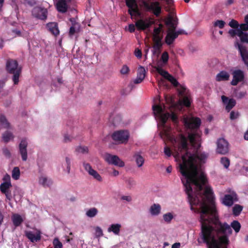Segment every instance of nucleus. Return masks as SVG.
<instances>
[{
	"instance_id": "nucleus-1",
	"label": "nucleus",
	"mask_w": 248,
	"mask_h": 248,
	"mask_svg": "<svg viewBox=\"0 0 248 248\" xmlns=\"http://www.w3.org/2000/svg\"><path fill=\"white\" fill-rule=\"evenodd\" d=\"M177 149L175 150L173 155L176 160L180 159L182 163L180 164V171L185 179H181L185 187V191L187 195L188 200L190 205V209L195 208L193 204L199 202L198 198L202 195L203 186L207 182V179L204 171L199 167L204 164L209 156V154L196 149L194 154L190 153L188 151L187 138L183 134L179 135V140L177 142Z\"/></svg>"
},
{
	"instance_id": "nucleus-2",
	"label": "nucleus",
	"mask_w": 248,
	"mask_h": 248,
	"mask_svg": "<svg viewBox=\"0 0 248 248\" xmlns=\"http://www.w3.org/2000/svg\"><path fill=\"white\" fill-rule=\"evenodd\" d=\"M198 198L199 202L197 204H193L192 207L197 205L200 207L201 223L200 238L207 245L208 248H209L212 243L213 238L219 244V246L227 248L229 243L228 235L232 233V230L226 222L221 223L215 217L216 210L213 206L214 197L212 188L206 186L203 194Z\"/></svg>"
},
{
	"instance_id": "nucleus-3",
	"label": "nucleus",
	"mask_w": 248,
	"mask_h": 248,
	"mask_svg": "<svg viewBox=\"0 0 248 248\" xmlns=\"http://www.w3.org/2000/svg\"><path fill=\"white\" fill-rule=\"evenodd\" d=\"M154 115L158 117L163 125V129L160 132V136L163 140H170L172 143H176L179 140V137L175 138L170 135V128L166 127L165 124L170 118V113L169 112L164 113V108L160 105H154L152 107Z\"/></svg>"
},
{
	"instance_id": "nucleus-4",
	"label": "nucleus",
	"mask_w": 248,
	"mask_h": 248,
	"mask_svg": "<svg viewBox=\"0 0 248 248\" xmlns=\"http://www.w3.org/2000/svg\"><path fill=\"white\" fill-rule=\"evenodd\" d=\"M6 70L8 73L12 74V80L15 85L19 82V78L21 74L22 67L18 65L17 61L12 59L7 60L6 63Z\"/></svg>"
},
{
	"instance_id": "nucleus-5",
	"label": "nucleus",
	"mask_w": 248,
	"mask_h": 248,
	"mask_svg": "<svg viewBox=\"0 0 248 248\" xmlns=\"http://www.w3.org/2000/svg\"><path fill=\"white\" fill-rule=\"evenodd\" d=\"M112 138L114 141L119 143H125L128 140L129 133L127 131H117L112 134Z\"/></svg>"
},
{
	"instance_id": "nucleus-6",
	"label": "nucleus",
	"mask_w": 248,
	"mask_h": 248,
	"mask_svg": "<svg viewBox=\"0 0 248 248\" xmlns=\"http://www.w3.org/2000/svg\"><path fill=\"white\" fill-rule=\"evenodd\" d=\"M47 9L41 6H35L31 11L32 16L34 17L42 20L47 18Z\"/></svg>"
},
{
	"instance_id": "nucleus-7",
	"label": "nucleus",
	"mask_w": 248,
	"mask_h": 248,
	"mask_svg": "<svg viewBox=\"0 0 248 248\" xmlns=\"http://www.w3.org/2000/svg\"><path fill=\"white\" fill-rule=\"evenodd\" d=\"M217 153L221 155H225L229 152V143L223 138L219 139L217 142Z\"/></svg>"
},
{
	"instance_id": "nucleus-8",
	"label": "nucleus",
	"mask_w": 248,
	"mask_h": 248,
	"mask_svg": "<svg viewBox=\"0 0 248 248\" xmlns=\"http://www.w3.org/2000/svg\"><path fill=\"white\" fill-rule=\"evenodd\" d=\"M126 6L128 8V13L131 16L134 14L140 15L138 5L136 0H125Z\"/></svg>"
},
{
	"instance_id": "nucleus-9",
	"label": "nucleus",
	"mask_w": 248,
	"mask_h": 248,
	"mask_svg": "<svg viewBox=\"0 0 248 248\" xmlns=\"http://www.w3.org/2000/svg\"><path fill=\"white\" fill-rule=\"evenodd\" d=\"M232 74V79L231 82L232 85L236 86L239 82L244 81L245 75L242 70L240 69L234 70Z\"/></svg>"
},
{
	"instance_id": "nucleus-10",
	"label": "nucleus",
	"mask_w": 248,
	"mask_h": 248,
	"mask_svg": "<svg viewBox=\"0 0 248 248\" xmlns=\"http://www.w3.org/2000/svg\"><path fill=\"white\" fill-rule=\"evenodd\" d=\"M201 124V121L199 118H194L190 119L185 118L184 119L185 125L189 129H197Z\"/></svg>"
},
{
	"instance_id": "nucleus-11",
	"label": "nucleus",
	"mask_w": 248,
	"mask_h": 248,
	"mask_svg": "<svg viewBox=\"0 0 248 248\" xmlns=\"http://www.w3.org/2000/svg\"><path fill=\"white\" fill-rule=\"evenodd\" d=\"M235 46L236 47L240 54L241 57L244 63L247 65L248 64V51L245 46H243L239 42H236L235 43Z\"/></svg>"
},
{
	"instance_id": "nucleus-12",
	"label": "nucleus",
	"mask_w": 248,
	"mask_h": 248,
	"mask_svg": "<svg viewBox=\"0 0 248 248\" xmlns=\"http://www.w3.org/2000/svg\"><path fill=\"white\" fill-rule=\"evenodd\" d=\"M106 160L109 164L118 166L120 167L124 166V163L122 161L118 156L115 155H111L110 154L107 155L106 156Z\"/></svg>"
},
{
	"instance_id": "nucleus-13",
	"label": "nucleus",
	"mask_w": 248,
	"mask_h": 248,
	"mask_svg": "<svg viewBox=\"0 0 248 248\" xmlns=\"http://www.w3.org/2000/svg\"><path fill=\"white\" fill-rule=\"evenodd\" d=\"M71 0H58L56 4L57 11L62 13H65L67 11L68 4Z\"/></svg>"
},
{
	"instance_id": "nucleus-14",
	"label": "nucleus",
	"mask_w": 248,
	"mask_h": 248,
	"mask_svg": "<svg viewBox=\"0 0 248 248\" xmlns=\"http://www.w3.org/2000/svg\"><path fill=\"white\" fill-rule=\"evenodd\" d=\"M83 167L88 173L98 181H102L101 175L94 170H93L90 164L83 163Z\"/></svg>"
},
{
	"instance_id": "nucleus-15",
	"label": "nucleus",
	"mask_w": 248,
	"mask_h": 248,
	"mask_svg": "<svg viewBox=\"0 0 248 248\" xmlns=\"http://www.w3.org/2000/svg\"><path fill=\"white\" fill-rule=\"evenodd\" d=\"M27 146L28 143L26 140L22 139L19 145V150L22 157V159L24 161H26L27 159Z\"/></svg>"
},
{
	"instance_id": "nucleus-16",
	"label": "nucleus",
	"mask_w": 248,
	"mask_h": 248,
	"mask_svg": "<svg viewBox=\"0 0 248 248\" xmlns=\"http://www.w3.org/2000/svg\"><path fill=\"white\" fill-rule=\"evenodd\" d=\"M223 103L226 105L225 109L227 112H229L236 105V102L233 98L229 99L225 95L221 96Z\"/></svg>"
},
{
	"instance_id": "nucleus-17",
	"label": "nucleus",
	"mask_w": 248,
	"mask_h": 248,
	"mask_svg": "<svg viewBox=\"0 0 248 248\" xmlns=\"http://www.w3.org/2000/svg\"><path fill=\"white\" fill-rule=\"evenodd\" d=\"M237 200V195L235 193L232 194H226L222 199V203L228 206H231L234 201Z\"/></svg>"
},
{
	"instance_id": "nucleus-18",
	"label": "nucleus",
	"mask_w": 248,
	"mask_h": 248,
	"mask_svg": "<svg viewBox=\"0 0 248 248\" xmlns=\"http://www.w3.org/2000/svg\"><path fill=\"white\" fill-rule=\"evenodd\" d=\"M152 22L149 20L146 21L143 19H139L135 23V26L138 30H145L149 28L152 25Z\"/></svg>"
},
{
	"instance_id": "nucleus-19",
	"label": "nucleus",
	"mask_w": 248,
	"mask_h": 248,
	"mask_svg": "<svg viewBox=\"0 0 248 248\" xmlns=\"http://www.w3.org/2000/svg\"><path fill=\"white\" fill-rule=\"evenodd\" d=\"M145 68L140 66L137 71V76L136 78L134 80V83L135 84H139L141 83L145 78Z\"/></svg>"
},
{
	"instance_id": "nucleus-20",
	"label": "nucleus",
	"mask_w": 248,
	"mask_h": 248,
	"mask_svg": "<svg viewBox=\"0 0 248 248\" xmlns=\"http://www.w3.org/2000/svg\"><path fill=\"white\" fill-rule=\"evenodd\" d=\"M25 236L32 243L39 241L41 238V233L39 231L36 234L31 231H26Z\"/></svg>"
},
{
	"instance_id": "nucleus-21",
	"label": "nucleus",
	"mask_w": 248,
	"mask_h": 248,
	"mask_svg": "<svg viewBox=\"0 0 248 248\" xmlns=\"http://www.w3.org/2000/svg\"><path fill=\"white\" fill-rule=\"evenodd\" d=\"M189 140L192 146L195 148H199L200 144L198 143L197 138H199V136L197 133H190L188 136Z\"/></svg>"
},
{
	"instance_id": "nucleus-22",
	"label": "nucleus",
	"mask_w": 248,
	"mask_h": 248,
	"mask_svg": "<svg viewBox=\"0 0 248 248\" xmlns=\"http://www.w3.org/2000/svg\"><path fill=\"white\" fill-rule=\"evenodd\" d=\"M165 24L168 27V31H175L177 23L175 22L172 17H170L165 21Z\"/></svg>"
},
{
	"instance_id": "nucleus-23",
	"label": "nucleus",
	"mask_w": 248,
	"mask_h": 248,
	"mask_svg": "<svg viewBox=\"0 0 248 248\" xmlns=\"http://www.w3.org/2000/svg\"><path fill=\"white\" fill-rule=\"evenodd\" d=\"M47 27L49 31L54 36H56L59 34L60 31L57 23L54 22L48 23Z\"/></svg>"
},
{
	"instance_id": "nucleus-24",
	"label": "nucleus",
	"mask_w": 248,
	"mask_h": 248,
	"mask_svg": "<svg viewBox=\"0 0 248 248\" xmlns=\"http://www.w3.org/2000/svg\"><path fill=\"white\" fill-rule=\"evenodd\" d=\"M230 75L226 71H221L218 73L216 77V80L220 82L222 81H227L229 79Z\"/></svg>"
},
{
	"instance_id": "nucleus-25",
	"label": "nucleus",
	"mask_w": 248,
	"mask_h": 248,
	"mask_svg": "<svg viewBox=\"0 0 248 248\" xmlns=\"http://www.w3.org/2000/svg\"><path fill=\"white\" fill-rule=\"evenodd\" d=\"M177 38V34H175V31H168L165 37V42L167 45H170L173 43L174 40Z\"/></svg>"
},
{
	"instance_id": "nucleus-26",
	"label": "nucleus",
	"mask_w": 248,
	"mask_h": 248,
	"mask_svg": "<svg viewBox=\"0 0 248 248\" xmlns=\"http://www.w3.org/2000/svg\"><path fill=\"white\" fill-rule=\"evenodd\" d=\"M133 158L135 159L138 167H141L144 164V159L141 155L140 152H137L133 155Z\"/></svg>"
},
{
	"instance_id": "nucleus-27",
	"label": "nucleus",
	"mask_w": 248,
	"mask_h": 248,
	"mask_svg": "<svg viewBox=\"0 0 248 248\" xmlns=\"http://www.w3.org/2000/svg\"><path fill=\"white\" fill-rule=\"evenodd\" d=\"M161 211V206L158 204L154 203L152 205L150 209V212L153 216H157Z\"/></svg>"
},
{
	"instance_id": "nucleus-28",
	"label": "nucleus",
	"mask_w": 248,
	"mask_h": 248,
	"mask_svg": "<svg viewBox=\"0 0 248 248\" xmlns=\"http://www.w3.org/2000/svg\"><path fill=\"white\" fill-rule=\"evenodd\" d=\"M121 227V225L120 224H113L108 228V232H112L115 234L118 235L120 231Z\"/></svg>"
},
{
	"instance_id": "nucleus-29",
	"label": "nucleus",
	"mask_w": 248,
	"mask_h": 248,
	"mask_svg": "<svg viewBox=\"0 0 248 248\" xmlns=\"http://www.w3.org/2000/svg\"><path fill=\"white\" fill-rule=\"evenodd\" d=\"M109 121L111 122L115 126L118 124L122 120V116L120 114H116L113 116L111 115L109 117Z\"/></svg>"
},
{
	"instance_id": "nucleus-30",
	"label": "nucleus",
	"mask_w": 248,
	"mask_h": 248,
	"mask_svg": "<svg viewBox=\"0 0 248 248\" xmlns=\"http://www.w3.org/2000/svg\"><path fill=\"white\" fill-rule=\"evenodd\" d=\"M10 123L8 122L5 116L3 115H0V127L3 128L8 129L10 128Z\"/></svg>"
},
{
	"instance_id": "nucleus-31",
	"label": "nucleus",
	"mask_w": 248,
	"mask_h": 248,
	"mask_svg": "<svg viewBox=\"0 0 248 248\" xmlns=\"http://www.w3.org/2000/svg\"><path fill=\"white\" fill-rule=\"evenodd\" d=\"M13 224L16 227L19 226L23 222V219L18 214H14L12 217Z\"/></svg>"
},
{
	"instance_id": "nucleus-32",
	"label": "nucleus",
	"mask_w": 248,
	"mask_h": 248,
	"mask_svg": "<svg viewBox=\"0 0 248 248\" xmlns=\"http://www.w3.org/2000/svg\"><path fill=\"white\" fill-rule=\"evenodd\" d=\"M12 186L11 182H4L1 184L0 186V190L2 193H6L9 191V188Z\"/></svg>"
},
{
	"instance_id": "nucleus-33",
	"label": "nucleus",
	"mask_w": 248,
	"mask_h": 248,
	"mask_svg": "<svg viewBox=\"0 0 248 248\" xmlns=\"http://www.w3.org/2000/svg\"><path fill=\"white\" fill-rule=\"evenodd\" d=\"M2 138L4 142L7 143L14 138V136L11 132L6 131L2 134Z\"/></svg>"
},
{
	"instance_id": "nucleus-34",
	"label": "nucleus",
	"mask_w": 248,
	"mask_h": 248,
	"mask_svg": "<svg viewBox=\"0 0 248 248\" xmlns=\"http://www.w3.org/2000/svg\"><path fill=\"white\" fill-rule=\"evenodd\" d=\"M155 69L157 72L165 79H167L168 77L170 75V74L167 71L159 66L155 67Z\"/></svg>"
},
{
	"instance_id": "nucleus-35",
	"label": "nucleus",
	"mask_w": 248,
	"mask_h": 248,
	"mask_svg": "<svg viewBox=\"0 0 248 248\" xmlns=\"http://www.w3.org/2000/svg\"><path fill=\"white\" fill-rule=\"evenodd\" d=\"M238 37L242 43L248 44V33L243 31L238 32Z\"/></svg>"
},
{
	"instance_id": "nucleus-36",
	"label": "nucleus",
	"mask_w": 248,
	"mask_h": 248,
	"mask_svg": "<svg viewBox=\"0 0 248 248\" xmlns=\"http://www.w3.org/2000/svg\"><path fill=\"white\" fill-rule=\"evenodd\" d=\"M20 175V172L19 168L17 167H14L12 172V178L14 179L17 180L19 179Z\"/></svg>"
},
{
	"instance_id": "nucleus-37",
	"label": "nucleus",
	"mask_w": 248,
	"mask_h": 248,
	"mask_svg": "<svg viewBox=\"0 0 248 248\" xmlns=\"http://www.w3.org/2000/svg\"><path fill=\"white\" fill-rule=\"evenodd\" d=\"M39 183L44 186H49L52 184L51 180H48L46 177H42L39 179Z\"/></svg>"
},
{
	"instance_id": "nucleus-38",
	"label": "nucleus",
	"mask_w": 248,
	"mask_h": 248,
	"mask_svg": "<svg viewBox=\"0 0 248 248\" xmlns=\"http://www.w3.org/2000/svg\"><path fill=\"white\" fill-rule=\"evenodd\" d=\"M243 209V206L239 204H235L232 208L233 214L235 216H238L240 215Z\"/></svg>"
},
{
	"instance_id": "nucleus-39",
	"label": "nucleus",
	"mask_w": 248,
	"mask_h": 248,
	"mask_svg": "<svg viewBox=\"0 0 248 248\" xmlns=\"http://www.w3.org/2000/svg\"><path fill=\"white\" fill-rule=\"evenodd\" d=\"M231 228L232 227L235 232L237 233L240 231L241 224L237 220H233L231 224Z\"/></svg>"
},
{
	"instance_id": "nucleus-40",
	"label": "nucleus",
	"mask_w": 248,
	"mask_h": 248,
	"mask_svg": "<svg viewBox=\"0 0 248 248\" xmlns=\"http://www.w3.org/2000/svg\"><path fill=\"white\" fill-rule=\"evenodd\" d=\"M97 213L98 210L96 208L93 207L88 210L86 212V215L89 217H93L97 215Z\"/></svg>"
},
{
	"instance_id": "nucleus-41",
	"label": "nucleus",
	"mask_w": 248,
	"mask_h": 248,
	"mask_svg": "<svg viewBox=\"0 0 248 248\" xmlns=\"http://www.w3.org/2000/svg\"><path fill=\"white\" fill-rule=\"evenodd\" d=\"M220 162L226 169H227L230 166V160L226 157H221Z\"/></svg>"
},
{
	"instance_id": "nucleus-42",
	"label": "nucleus",
	"mask_w": 248,
	"mask_h": 248,
	"mask_svg": "<svg viewBox=\"0 0 248 248\" xmlns=\"http://www.w3.org/2000/svg\"><path fill=\"white\" fill-rule=\"evenodd\" d=\"M225 25V22L222 20H217L214 23V27H218L219 29H223Z\"/></svg>"
},
{
	"instance_id": "nucleus-43",
	"label": "nucleus",
	"mask_w": 248,
	"mask_h": 248,
	"mask_svg": "<svg viewBox=\"0 0 248 248\" xmlns=\"http://www.w3.org/2000/svg\"><path fill=\"white\" fill-rule=\"evenodd\" d=\"M169 81L171 82V83L175 87H177L179 85L178 82L177 81V80L171 75L170 74V75L166 79Z\"/></svg>"
},
{
	"instance_id": "nucleus-44",
	"label": "nucleus",
	"mask_w": 248,
	"mask_h": 248,
	"mask_svg": "<svg viewBox=\"0 0 248 248\" xmlns=\"http://www.w3.org/2000/svg\"><path fill=\"white\" fill-rule=\"evenodd\" d=\"M169 81L171 82V83L175 87H177L179 85L178 82L177 81V80L171 75L170 74V75L166 79Z\"/></svg>"
},
{
	"instance_id": "nucleus-45",
	"label": "nucleus",
	"mask_w": 248,
	"mask_h": 248,
	"mask_svg": "<svg viewBox=\"0 0 248 248\" xmlns=\"http://www.w3.org/2000/svg\"><path fill=\"white\" fill-rule=\"evenodd\" d=\"M169 81L171 82V83L175 87H177L179 85L178 82L177 81V80L171 75L170 74V75L166 79Z\"/></svg>"
},
{
	"instance_id": "nucleus-46",
	"label": "nucleus",
	"mask_w": 248,
	"mask_h": 248,
	"mask_svg": "<svg viewBox=\"0 0 248 248\" xmlns=\"http://www.w3.org/2000/svg\"><path fill=\"white\" fill-rule=\"evenodd\" d=\"M173 217L171 213H168L163 215L164 220L168 223H170Z\"/></svg>"
},
{
	"instance_id": "nucleus-47",
	"label": "nucleus",
	"mask_w": 248,
	"mask_h": 248,
	"mask_svg": "<svg viewBox=\"0 0 248 248\" xmlns=\"http://www.w3.org/2000/svg\"><path fill=\"white\" fill-rule=\"evenodd\" d=\"M229 25L232 28L237 29L239 26L238 22L232 19L229 23Z\"/></svg>"
},
{
	"instance_id": "nucleus-48",
	"label": "nucleus",
	"mask_w": 248,
	"mask_h": 248,
	"mask_svg": "<svg viewBox=\"0 0 248 248\" xmlns=\"http://www.w3.org/2000/svg\"><path fill=\"white\" fill-rule=\"evenodd\" d=\"M169 58V54L167 52L165 51L163 52L161 57V59L164 64H166L168 62Z\"/></svg>"
},
{
	"instance_id": "nucleus-49",
	"label": "nucleus",
	"mask_w": 248,
	"mask_h": 248,
	"mask_svg": "<svg viewBox=\"0 0 248 248\" xmlns=\"http://www.w3.org/2000/svg\"><path fill=\"white\" fill-rule=\"evenodd\" d=\"M53 244L54 245V248H62V243L57 238H55L53 240Z\"/></svg>"
},
{
	"instance_id": "nucleus-50",
	"label": "nucleus",
	"mask_w": 248,
	"mask_h": 248,
	"mask_svg": "<svg viewBox=\"0 0 248 248\" xmlns=\"http://www.w3.org/2000/svg\"><path fill=\"white\" fill-rule=\"evenodd\" d=\"M239 113L238 111H232L230 114V119L231 120H235L238 118L239 116Z\"/></svg>"
},
{
	"instance_id": "nucleus-51",
	"label": "nucleus",
	"mask_w": 248,
	"mask_h": 248,
	"mask_svg": "<svg viewBox=\"0 0 248 248\" xmlns=\"http://www.w3.org/2000/svg\"><path fill=\"white\" fill-rule=\"evenodd\" d=\"M182 104L186 107H189L190 106L191 102L187 96L184 97L182 101Z\"/></svg>"
},
{
	"instance_id": "nucleus-52",
	"label": "nucleus",
	"mask_w": 248,
	"mask_h": 248,
	"mask_svg": "<svg viewBox=\"0 0 248 248\" xmlns=\"http://www.w3.org/2000/svg\"><path fill=\"white\" fill-rule=\"evenodd\" d=\"M162 44L161 41H154L153 48L155 50H158L162 47Z\"/></svg>"
},
{
	"instance_id": "nucleus-53",
	"label": "nucleus",
	"mask_w": 248,
	"mask_h": 248,
	"mask_svg": "<svg viewBox=\"0 0 248 248\" xmlns=\"http://www.w3.org/2000/svg\"><path fill=\"white\" fill-rule=\"evenodd\" d=\"M76 151L78 153H87L88 152V148L85 146H79L76 149Z\"/></svg>"
},
{
	"instance_id": "nucleus-54",
	"label": "nucleus",
	"mask_w": 248,
	"mask_h": 248,
	"mask_svg": "<svg viewBox=\"0 0 248 248\" xmlns=\"http://www.w3.org/2000/svg\"><path fill=\"white\" fill-rule=\"evenodd\" d=\"M65 162L66 165V170L67 173H70L71 170V160L68 157H65Z\"/></svg>"
},
{
	"instance_id": "nucleus-55",
	"label": "nucleus",
	"mask_w": 248,
	"mask_h": 248,
	"mask_svg": "<svg viewBox=\"0 0 248 248\" xmlns=\"http://www.w3.org/2000/svg\"><path fill=\"white\" fill-rule=\"evenodd\" d=\"M239 28H238V32L248 31V25L246 23H243L239 25Z\"/></svg>"
},
{
	"instance_id": "nucleus-56",
	"label": "nucleus",
	"mask_w": 248,
	"mask_h": 248,
	"mask_svg": "<svg viewBox=\"0 0 248 248\" xmlns=\"http://www.w3.org/2000/svg\"><path fill=\"white\" fill-rule=\"evenodd\" d=\"M77 32V31L76 29V24H73L72 25V26L70 28L69 31V35L70 37H72Z\"/></svg>"
},
{
	"instance_id": "nucleus-57",
	"label": "nucleus",
	"mask_w": 248,
	"mask_h": 248,
	"mask_svg": "<svg viewBox=\"0 0 248 248\" xmlns=\"http://www.w3.org/2000/svg\"><path fill=\"white\" fill-rule=\"evenodd\" d=\"M129 72V67L126 65H123L120 71L121 73L123 75L127 74Z\"/></svg>"
},
{
	"instance_id": "nucleus-58",
	"label": "nucleus",
	"mask_w": 248,
	"mask_h": 248,
	"mask_svg": "<svg viewBox=\"0 0 248 248\" xmlns=\"http://www.w3.org/2000/svg\"><path fill=\"white\" fill-rule=\"evenodd\" d=\"M229 34L232 37H234L236 35H238V29L233 30L231 29L228 31Z\"/></svg>"
},
{
	"instance_id": "nucleus-59",
	"label": "nucleus",
	"mask_w": 248,
	"mask_h": 248,
	"mask_svg": "<svg viewBox=\"0 0 248 248\" xmlns=\"http://www.w3.org/2000/svg\"><path fill=\"white\" fill-rule=\"evenodd\" d=\"M95 234L97 237H100L103 235V231L101 228L96 227L95 228Z\"/></svg>"
},
{
	"instance_id": "nucleus-60",
	"label": "nucleus",
	"mask_w": 248,
	"mask_h": 248,
	"mask_svg": "<svg viewBox=\"0 0 248 248\" xmlns=\"http://www.w3.org/2000/svg\"><path fill=\"white\" fill-rule=\"evenodd\" d=\"M162 27V25L161 24H160L159 27L155 28L154 30V34L153 35H160V33L161 31Z\"/></svg>"
},
{
	"instance_id": "nucleus-61",
	"label": "nucleus",
	"mask_w": 248,
	"mask_h": 248,
	"mask_svg": "<svg viewBox=\"0 0 248 248\" xmlns=\"http://www.w3.org/2000/svg\"><path fill=\"white\" fill-rule=\"evenodd\" d=\"M170 118L171 119L172 122L174 123H178V117L176 114L174 113L170 114Z\"/></svg>"
},
{
	"instance_id": "nucleus-62",
	"label": "nucleus",
	"mask_w": 248,
	"mask_h": 248,
	"mask_svg": "<svg viewBox=\"0 0 248 248\" xmlns=\"http://www.w3.org/2000/svg\"><path fill=\"white\" fill-rule=\"evenodd\" d=\"M164 153L168 157H170L171 155V151L170 148L168 146H165L164 148Z\"/></svg>"
},
{
	"instance_id": "nucleus-63",
	"label": "nucleus",
	"mask_w": 248,
	"mask_h": 248,
	"mask_svg": "<svg viewBox=\"0 0 248 248\" xmlns=\"http://www.w3.org/2000/svg\"><path fill=\"white\" fill-rule=\"evenodd\" d=\"M3 154L7 157H10L11 156V153L10 151L7 148H4L2 149Z\"/></svg>"
},
{
	"instance_id": "nucleus-64",
	"label": "nucleus",
	"mask_w": 248,
	"mask_h": 248,
	"mask_svg": "<svg viewBox=\"0 0 248 248\" xmlns=\"http://www.w3.org/2000/svg\"><path fill=\"white\" fill-rule=\"evenodd\" d=\"M135 55L138 58L140 59L142 56L141 51L138 48H136L135 50Z\"/></svg>"
}]
</instances>
